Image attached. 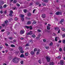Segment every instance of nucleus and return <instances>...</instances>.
Wrapping results in <instances>:
<instances>
[{
  "label": "nucleus",
  "instance_id": "1",
  "mask_svg": "<svg viewBox=\"0 0 65 65\" xmlns=\"http://www.w3.org/2000/svg\"><path fill=\"white\" fill-rule=\"evenodd\" d=\"M20 60V58L15 57L13 59L12 61L15 63H18Z\"/></svg>",
  "mask_w": 65,
  "mask_h": 65
},
{
  "label": "nucleus",
  "instance_id": "2",
  "mask_svg": "<svg viewBox=\"0 0 65 65\" xmlns=\"http://www.w3.org/2000/svg\"><path fill=\"white\" fill-rule=\"evenodd\" d=\"M13 13V12L12 10H10V13L9 14V16H10L11 17H13V15L12 14Z\"/></svg>",
  "mask_w": 65,
  "mask_h": 65
},
{
  "label": "nucleus",
  "instance_id": "3",
  "mask_svg": "<svg viewBox=\"0 0 65 65\" xmlns=\"http://www.w3.org/2000/svg\"><path fill=\"white\" fill-rule=\"evenodd\" d=\"M61 14L62 12L60 11H57L55 13V14L58 15H61Z\"/></svg>",
  "mask_w": 65,
  "mask_h": 65
},
{
  "label": "nucleus",
  "instance_id": "4",
  "mask_svg": "<svg viewBox=\"0 0 65 65\" xmlns=\"http://www.w3.org/2000/svg\"><path fill=\"white\" fill-rule=\"evenodd\" d=\"M25 33V30H21L20 32V34L23 35Z\"/></svg>",
  "mask_w": 65,
  "mask_h": 65
},
{
  "label": "nucleus",
  "instance_id": "5",
  "mask_svg": "<svg viewBox=\"0 0 65 65\" xmlns=\"http://www.w3.org/2000/svg\"><path fill=\"white\" fill-rule=\"evenodd\" d=\"M46 58L48 62H50V61H51V59H50V58H49V57H46Z\"/></svg>",
  "mask_w": 65,
  "mask_h": 65
},
{
  "label": "nucleus",
  "instance_id": "6",
  "mask_svg": "<svg viewBox=\"0 0 65 65\" xmlns=\"http://www.w3.org/2000/svg\"><path fill=\"white\" fill-rule=\"evenodd\" d=\"M64 63V61L63 60H61L60 61V64L61 65H63Z\"/></svg>",
  "mask_w": 65,
  "mask_h": 65
},
{
  "label": "nucleus",
  "instance_id": "7",
  "mask_svg": "<svg viewBox=\"0 0 65 65\" xmlns=\"http://www.w3.org/2000/svg\"><path fill=\"white\" fill-rule=\"evenodd\" d=\"M25 55L23 54H21L20 56V58H24Z\"/></svg>",
  "mask_w": 65,
  "mask_h": 65
},
{
  "label": "nucleus",
  "instance_id": "8",
  "mask_svg": "<svg viewBox=\"0 0 65 65\" xmlns=\"http://www.w3.org/2000/svg\"><path fill=\"white\" fill-rule=\"evenodd\" d=\"M42 17L43 18H45L46 17V15H45V14H44L42 15Z\"/></svg>",
  "mask_w": 65,
  "mask_h": 65
},
{
  "label": "nucleus",
  "instance_id": "9",
  "mask_svg": "<svg viewBox=\"0 0 65 65\" xmlns=\"http://www.w3.org/2000/svg\"><path fill=\"white\" fill-rule=\"evenodd\" d=\"M31 24V22L30 21H28L27 22V25H30Z\"/></svg>",
  "mask_w": 65,
  "mask_h": 65
},
{
  "label": "nucleus",
  "instance_id": "10",
  "mask_svg": "<svg viewBox=\"0 0 65 65\" xmlns=\"http://www.w3.org/2000/svg\"><path fill=\"white\" fill-rule=\"evenodd\" d=\"M64 21V19H62L60 21V24H62V23H63Z\"/></svg>",
  "mask_w": 65,
  "mask_h": 65
},
{
  "label": "nucleus",
  "instance_id": "11",
  "mask_svg": "<svg viewBox=\"0 0 65 65\" xmlns=\"http://www.w3.org/2000/svg\"><path fill=\"white\" fill-rule=\"evenodd\" d=\"M19 49L20 51H21L23 50V48L21 46H20L19 47Z\"/></svg>",
  "mask_w": 65,
  "mask_h": 65
},
{
  "label": "nucleus",
  "instance_id": "12",
  "mask_svg": "<svg viewBox=\"0 0 65 65\" xmlns=\"http://www.w3.org/2000/svg\"><path fill=\"white\" fill-rule=\"evenodd\" d=\"M50 65H54V63L53 62H50L49 63Z\"/></svg>",
  "mask_w": 65,
  "mask_h": 65
},
{
  "label": "nucleus",
  "instance_id": "13",
  "mask_svg": "<svg viewBox=\"0 0 65 65\" xmlns=\"http://www.w3.org/2000/svg\"><path fill=\"white\" fill-rule=\"evenodd\" d=\"M3 4V1H0V5H2Z\"/></svg>",
  "mask_w": 65,
  "mask_h": 65
},
{
  "label": "nucleus",
  "instance_id": "14",
  "mask_svg": "<svg viewBox=\"0 0 65 65\" xmlns=\"http://www.w3.org/2000/svg\"><path fill=\"white\" fill-rule=\"evenodd\" d=\"M8 21H4L5 24L6 25H7V23H8Z\"/></svg>",
  "mask_w": 65,
  "mask_h": 65
},
{
  "label": "nucleus",
  "instance_id": "15",
  "mask_svg": "<svg viewBox=\"0 0 65 65\" xmlns=\"http://www.w3.org/2000/svg\"><path fill=\"white\" fill-rule=\"evenodd\" d=\"M54 30H55L56 31H58L59 30V27H56L54 28Z\"/></svg>",
  "mask_w": 65,
  "mask_h": 65
},
{
  "label": "nucleus",
  "instance_id": "16",
  "mask_svg": "<svg viewBox=\"0 0 65 65\" xmlns=\"http://www.w3.org/2000/svg\"><path fill=\"white\" fill-rule=\"evenodd\" d=\"M12 58V56H10V57H9L8 58V60H11Z\"/></svg>",
  "mask_w": 65,
  "mask_h": 65
},
{
  "label": "nucleus",
  "instance_id": "17",
  "mask_svg": "<svg viewBox=\"0 0 65 65\" xmlns=\"http://www.w3.org/2000/svg\"><path fill=\"white\" fill-rule=\"evenodd\" d=\"M11 47H14L15 46V45L12 44L11 45Z\"/></svg>",
  "mask_w": 65,
  "mask_h": 65
},
{
  "label": "nucleus",
  "instance_id": "18",
  "mask_svg": "<svg viewBox=\"0 0 65 65\" xmlns=\"http://www.w3.org/2000/svg\"><path fill=\"white\" fill-rule=\"evenodd\" d=\"M50 28L48 26H47V30H50Z\"/></svg>",
  "mask_w": 65,
  "mask_h": 65
},
{
  "label": "nucleus",
  "instance_id": "19",
  "mask_svg": "<svg viewBox=\"0 0 65 65\" xmlns=\"http://www.w3.org/2000/svg\"><path fill=\"white\" fill-rule=\"evenodd\" d=\"M53 44V42H51L49 44V45L50 46H52Z\"/></svg>",
  "mask_w": 65,
  "mask_h": 65
},
{
  "label": "nucleus",
  "instance_id": "20",
  "mask_svg": "<svg viewBox=\"0 0 65 65\" xmlns=\"http://www.w3.org/2000/svg\"><path fill=\"white\" fill-rule=\"evenodd\" d=\"M23 11L25 13H26L27 11V10L26 9H24L23 10Z\"/></svg>",
  "mask_w": 65,
  "mask_h": 65
},
{
  "label": "nucleus",
  "instance_id": "21",
  "mask_svg": "<svg viewBox=\"0 0 65 65\" xmlns=\"http://www.w3.org/2000/svg\"><path fill=\"white\" fill-rule=\"evenodd\" d=\"M35 53L33 51H31L30 52V54L31 55H34Z\"/></svg>",
  "mask_w": 65,
  "mask_h": 65
},
{
  "label": "nucleus",
  "instance_id": "22",
  "mask_svg": "<svg viewBox=\"0 0 65 65\" xmlns=\"http://www.w3.org/2000/svg\"><path fill=\"white\" fill-rule=\"evenodd\" d=\"M4 8H5L6 7H7V5L6 4L4 5L3 6Z\"/></svg>",
  "mask_w": 65,
  "mask_h": 65
},
{
  "label": "nucleus",
  "instance_id": "23",
  "mask_svg": "<svg viewBox=\"0 0 65 65\" xmlns=\"http://www.w3.org/2000/svg\"><path fill=\"white\" fill-rule=\"evenodd\" d=\"M20 63L21 64H24V61L23 60H22L20 62Z\"/></svg>",
  "mask_w": 65,
  "mask_h": 65
},
{
  "label": "nucleus",
  "instance_id": "24",
  "mask_svg": "<svg viewBox=\"0 0 65 65\" xmlns=\"http://www.w3.org/2000/svg\"><path fill=\"white\" fill-rule=\"evenodd\" d=\"M20 53L23 54L24 53V51H23V50L22 49V50H21L20 51Z\"/></svg>",
  "mask_w": 65,
  "mask_h": 65
},
{
  "label": "nucleus",
  "instance_id": "25",
  "mask_svg": "<svg viewBox=\"0 0 65 65\" xmlns=\"http://www.w3.org/2000/svg\"><path fill=\"white\" fill-rule=\"evenodd\" d=\"M43 1L46 3H47L48 2V0H44Z\"/></svg>",
  "mask_w": 65,
  "mask_h": 65
},
{
  "label": "nucleus",
  "instance_id": "26",
  "mask_svg": "<svg viewBox=\"0 0 65 65\" xmlns=\"http://www.w3.org/2000/svg\"><path fill=\"white\" fill-rule=\"evenodd\" d=\"M25 28H27V29H29V28H30V27H29V26H25Z\"/></svg>",
  "mask_w": 65,
  "mask_h": 65
},
{
  "label": "nucleus",
  "instance_id": "27",
  "mask_svg": "<svg viewBox=\"0 0 65 65\" xmlns=\"http://www.w3.org/2000/svg\"><path fill=\"white\" fill-rule=\"evenodd\" d=\"M20 17L21 18H24V15H23V14H21Z\"/></svg>",
  "mask_w": 65,
  "mask_h": 65
},
{
  "label": "nucleus",
  "instance_id": "28",
  "mask_svg": "<svg viewBox=\"0 0 65 65\" xmlns=\"http://www.w3.org/2000/svg\"><path fill=\"white\" fill-rule=\"evenodd\" d=\"M59 50L60 52H62V49L60 47L59 49Z\"/></svg>",
  "mask_w": 65,
  "mask_h": 65
},
{
  "label": "nucleus",
  "instance_id": "29",
  "mask_svg": "<svg viewBox=\"0 0 65 65\" xmlns=\"http://www.w3.org/2000/svg\"><path fill=\"white\" fill-rule=\"evenodd\" d=\"M37 22L36 21H34L33 23V24H36Z\"/></svg>",
  "mask_w": 65,
  "mask_h": 65
},
{
  "label": "nucleus",
  "instance_id": "30",
  "mask_svg": "<svg viewBox=\"0 0 65 65\" xmlns=\"http://www.w3.org/2000/svg\"><path fill=\"white\" fill-rule=\"evenodd\" d=\"M57 37H56L55 38V40L56 41H58V40H57Z\"/></svg>",
  "mask_w": 65,
  "mask_h": 65
},
{
  "label": "nucleus",
  "instance_id": "31",
  "mask_svg": "<svg viewBox=\"0 0 65 65\" xmlns=\"http://www.w3.org/2000/svg\"><path fill=\"white\" fill-rule=\"evenodd\" d=\"M30 30L32 29V26H30V27H29Z\"/></svg>",
  "mask_w": 65,
  "mask_h": 65
},
{
  "label": "nucleus",
  "instance_id": "32",
  "mask_svg": "<svg viewBox=\"0 0 65 65\" xmlns=\"http://www.w3.org/2000/svg\"><path fill=\"white\" fill-rule=\"evenodd\" d=\"M42 4L43 6H46V5H45L46 4L44 3H42Z\"/></svg>",
  "mask_w": 65,
  "mask_h": 65
},
{
  "label": "nucleus",
  "instance_id": "33",
  "mask_svg": "<svg viewBox=\"0 0 65 65\" xmlns=\"http://www.w3.org/2000/svg\"><path fill=\"white\" fill-rule=\"evenodd\" d=\"M29 55V54L28 53H26L25 54V55L26 56H28Z\"/></svg>",
  "mask_w": 65,
  "mask_h": 65
},
{
  "label": "nucleus",
  "instance_id": "34",
  "mask_svg": "<svg viewBox=\"0 0 65 65\" xmlns=\"http://www.w3.org/2000/svg\"><path fill=\"white\" fill-rule=\"evenodd\" d=\"M27 15L28 16H30L31 15V14L30 13H29L27 14Z\"/></svg>",
  "mask_w": 65,
  "mask_h": 65
},
{
  "label": "nucleus",
  "instance_id": "35",
  "mask_svg": "<svg viewBox=\"0 0 65 65\" xmlns=\"http://www.w3.org/2000/svg\"><path fill=\"white\" fill-rule=\"evenodd\" d=\"M37 48H35L34 49V52H37Z\"/></svg>",
  "mask_w": 65,
  "mask_h": 65
},
{
  "label": "nucleus",
  "instance_id": "36",
  "mask_svg": "<svg viewBox=\"0 0 65 65\" xmlns=\"http://www.w3.org/2000/svg\"><path fill=\"white\" fill-rule=\"evenodd\" d=\"M7 33L8 35H9L10 34V32L9 31H7Z\"/></svg>",
  "mask_w": 65,
  "mask_h": 65
},
{
  "label": "nucleus",
  "instance_id": "37",
  "mask_svg": "<svg viewBox=\"0 0 65 65\" xmlns=\"http://www.w3.org/2000/svg\"><path fill=\"white\" fill-rule=\"evenodd\" d=\"M13 2L14 3H17V1L15 0H14Z\"/></svg>",
  "mask_w": 65,
  "mask_h": 65
},
{
  "label": "nucleus",
  "instance_id": "38",
  "mask_svg": "<svg viewBox=\"0 0 65 65\" xmlns=\"http://www.w3.org/2000/svg\"><path fill=\"white\" fill-rule=\"evenodd\" d=\"M16 5L17 6H18V7H19V6H20V5L18 3H17L16 4Z\"/></svg>",
  "mask_w": 65,
  "mask_h": 65
},
{
  "label": "nucleus",
  "instance_id": "39",
  "mask_svg": "<svg viewBox=\"0 0 65 65\" xmlns=\"http://www.w3.org/2000/svg\"><path fill=\"white\" fill-rule=\"evenodd\" d=\"M38 31V32H41L42 31L40 29H38L37 30Z\"/></svg>",
  "mask_w": 65,
  "mask_h": 65
},
{
  "label": "nucleus",
  "instance_id": "40",
  "mask_svg": "<svg viewBox=\"0 0 65 65\" xmlns=\"http://www.w3.org/2000/svg\"><path fill=\"white\" fill-rule=\"evenodd\" d=\"M30 46V45L29 44H28V43H27V44L26 45H25V46Z\"/></svg>",
  "mask_w": 65,
  "mask_h": 65
},
{
  "label": "nucleus",
  "instance_id": "41",
  "mask_svg": "<svg viewBox=\"0 0 65 65\" xmlns=\"http://www.w3.org/2000/svg\"><path fill=\"white\" fill-rule=\"evenodd\" d=\"M62 31H64V32H65V28H62L61 29Z\"/></svg>",
  "mask_w": 65,
  "mask_h": 65
},
{
  "label": "nucleus",
  "instance_id": "42",
  "mask_svg": "<svg viewBox=\"0 0 65 65\" xmlns=\"http://www.w3.org/2000/svg\"><path fill=\"white\" fill-rule=\"evenodd\" d=\"M5 23H3V24H2V26H3V27H5Z\"/></svg>",
  "mask_w": 65,
  "mask_h": 65
},
{
  "label": "nucleus",
  "instance_id": "43",
  "mask_svg": "<svg viewBox=\"0 0 65 65\" xmlns=\"http://www.w3.org/2000/svg\"><path fill=\"white\" fill-rule=\"evenodd\" d=\"M38 62L40 64H41V60H38Z\"/></svg>",
  "mask_w": 65,
  "mask_h": 65
},
{
  "label": "nucleus",
  "instance_id": "44",
  "mask_svg": "<svg viewBox=\"0 0 65 65\" xmlns=\"http://www.w3.org/2000/svg\"><path fill=\"white\" fill-rule=\"evenodd\" d=\"M62 36L63 38H64V37H65V34H63L62 35Z\"/></svg>",
  "mask_w": 65,
  "mask_h": 65
},
{
  "label": "nucleus",
  "instance_id": "45",
  "mask_svg": "<svg viewBox=\"0 0 65 65\" xmlns=\"http://www.w3.org/2000/svg\"><path fill=\"white\" fill-rule=\"evenodd\" d=\"M17 7H15L13 8V10H15V9H17Z\"/></svg>",
  "mask_w": 65,
  "mask_h": 65
},
{
  "label": "nucleus",
  "instance_id": "46",
  "mask_svg": "<svg viewBox=\"0 0 65 65\" xmlns=\"http://www.w3.org/2000/svg\"><path fill=\"white\" fill-rule=\"evenodd\" d=\"M3 8V7L2 5H0V9H2Z\"/></svg>",
  "mask_w": 65,
  "mask_h": 65
},
{
  "label": "nucleus",
  "instance_id": "47",
  "mask_svg": "<svg viewBox=\"0 0 65 65\" xmlns=\"http://www.w3.org/2000/svg\"><path fill=\"white\" fill-rule=\"evenodd\" d=\"M35 35H34L32 36V38H35Z\"/></svg>",
  "mask_w": 65,
  "mask_h": 65
},
{
  "label": "nucleus",
  "instance_id": "48",
  "mask_svg": "<svg viewBox=\"0 0 65 65\" xmlns=\"http://www.w3.org/2000/svg\"><path fill=\"white\" fill-rule=\"evenodd\" d=\"M62 43H65V40L64 39L62 40Z\"/></svg>",
  "mask_w": 65,
  "mask_h": 65
},
{
  "label": "nucleus",
  "instance_id": "49",
  "mask_svg": "<svg viewBox=\"0 0 65 65\" xmlns=\"http://www.w3.org/2000/svg\"><path fill=\"white\" fill-rule=\"evenodd\" d=\"M61 56H59L58 57H57V58H58V59H61Z\"/></svg>",
  "mask_w": 65,
  "mask_h": 65
},
{
  "label": "nucleus",
  "instance_id": "50",
  "mask_svg": "<svg viewBox=\"0 0 65 65\" xmlns=\"http://www.w3.org/2000/svg\"><path fill=\"white\" fill-rule=\"evenodd\" d=\"M9 39H11V40H12V39H13V38L12 37H10L9 38Z\"/></svg>",
  "mask_w": 65,
  "mask_h": 65
},
{
  "label": "nucleus",
  "instance_id": "51",
  "mask_svg": "<svg viewBox=\"0 0 65 65\" xmlns=\"http://www.w3.org/2000/svg\"><path fill=\"white\" fill-rule=\"evenodd\" d=\"M43 41L44 42H46V39H43Z\"/></svg>",
  "mask_w": 65,
  "mask_h": 65
},
{
  "label": "nucleus",
  "instance_id": "52",
  "mask_svg": "<svg viewBox=\"0 0 65 65\" xmlns=\"http://www.w3.org/2000/svg\"><path fill=\"white\" fill-rule=\"evenodd\" d=\"M21 19L22 21H24V18H22Z\"/></svg>",
  "mask_w": 65,
  "mask_h": 65
},
{
  "label": "nucleus",
  "instance_id": "53",
  "mask_svg": "<svg viewBox=\"0 0 65 65\" xmlns=\"http://www.w3.org/2000/svg\"><path fill=\"white\" fill-rule=\"evenodd\" d=\"M5 45H6V46H8V44H7L6 43H5Z\"/></svg>",
  "mask_w": 65,
  "mask_h": 65
},
{
  "label": "nucleus",
  "instance_id": "54",
  "mask_svg": "<svg viewBox=\"0 0 65 65\" xmlns=\"http://www.w3.org/2000/svg\"><path fill=\"white\" fill-rule=\"evenodd\" d=\"M39 3L37 2V3H36V5H39Z\"/></svg>",
  "mask_w": 65,
  "mask_h": 65
},
{
  "label": "nucleus",
  "instance_id": "55",
  "mask_svg": "<svg viewBox=\"0 0 65 65\" xmlns=\"http://www.w3.org/2000/svg\"><path fill=\"white\" fill-rule=\"evenodd\" d=\"M35 10H36V9H34V10H33V13H34V12H35Z\"/></svg>",
  "mask_w": 65,
  "mask_h": 65
},
{
  "label": "nucleus",
  "instance_id": "56",
  "mask_svg": "<svg viewBox=\"0 0 65 65\" xmlns=\"http://www.w3.org/2000/svg\"><path fill=\"white\" fill-rule=\"evenodd\" d=\"M37 52H39L40 53V49H38V50Z\"/></svg>",
  "mask_w": 65,
  "mask_h": 65
},
{
  "label": "nucleus",
  "instance_id": "57",
  "mask_svg": "<svg viewBox=\"0 0 65 65\" xmlns=\"http://www.w3.org/2000/svg\"><path fill=\"white\" fill-rule=\"evenodd\" d=\"M40 52H37L36 53V54L37 55H38V54H40Z\"/></svg>",
  "mask_w": 65,
  "mask_h": 65
},
{
  "label": "nucleus",
  "instance_id": "58",
  "mask_svg": "<svg viewBox=\"0 0 65 65\" xmlns=\"http://www.w3.org/2000/svg\"><path fill=\"white\" fill-rule=\"evenodd\" d=\"M45 48H46V49H48V48H49V47L47 46Z\"/></svg>",
  "mask_w": 65,
  "mask_h": 65
},
{
  "label": "nucleus",
  "instance_id": "59",
  "mask_svg": "<svg viewBox=\"0 0 65 65\" xmlns=\"http://www.w3.org/2000/svg\"><path fill=\"white\" fill-rule=\"evenodd\" d=\"M39 38H40V36H39L38 37H36V39H39Z\"/></svg>",
  "mask_w": 65,
  "mask_h": 65
},
{
  "label": "nucleus",
  "instance_id": "60",
  "mask_svg": "<svg viewBox=\"0 0 65 65\" xmlns=\"http://www.w3.org/2000/svg\"><path fill=\"white\" fill-rule=\"evenodd\" d=\"M13 42H17V40H13Z\"/></svg>",
  "mask_w": 65,
  "mask_h": 65
},
{
  "label": "nucleus",
  "instance_id": "61",
  "mask_svg": "<svg viewBox=\"0 0 65 65\" xmlns=\"http://www.w3.org/2000/svg\"><path fill=\"white\" fill-rule=\"evenodd\" d=\"M0 12L2 14L3 13V11H0Z\"/></svg>",
  "mask_w": 65,
  "mask_h": 65
},
{
  "label": "nucleus",
  "instance_id": "62",
  "mask_svg": "<svg viewBox=\"0 0 65 65\" xmlns=\"http://www.w3.org/2000/svg\"><path fill=\"white\" fill-rule=\"evenodd\" d=\"M30 32H28V33H27V35H30Z\"/></svg>",
  "mask_w": 65,
  "mask_h": 65
},
{
  "label": "nucleus",
  "instance_id": "63",
  "mask_svg": "<svg viewBox=\"0 0 65 65\" xmlns=\"http://www.w3.org/2000/svg\"><path fill=\"white\" fill-rule=\"evenodd\" d=\"M53 35L54 36H56V34L54 33H53Z\"/></svg>",
  "mask_w": 65,
  "mask_h": 65
},
{
  "label": "nucleus",
  "instance_id": "64",
  "mask_svg": "<svg viewBox=\"0 0 65 65\" xmlns=\"http://www.w3.org/2000/svg\"><path fill=\"white\" fill-rule=\"evenodd\" d=\"M2 48V46H0V50Z\"/></svg>",
  "mask_w": 65,
  "mask_h": 65
}]
</instances>
